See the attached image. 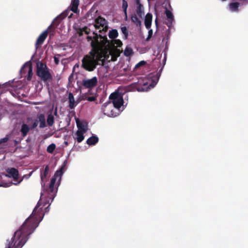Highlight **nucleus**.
Wrapping results in <instances>:
<instances>
[{
	"label": "nucleus",
	"instance_id": "nucleus-7",
	"mask_svg": "<svg viewBox=\"0 0 248 248\" xmlns=\"http://www.w3.org/2000/svg\"><path fill=\"white\" fill-rule=\"evenodd\" d=\"M103 110L105 115L110 117H116L120 113V109L114 108L112 103L109 102L103 106Z\"/></svg>",
	"mask_w": 248,
	"mask_h": 248
},
{
	"label": "nucleus",
	"instance_id": "nucleus-9",
	"mask_svg": "<svg viewBox=\"0 0 248 248\" xmlns=\"http://www.w3.org/2000/svg\"><path fill=\"white\" fill-rule=\"evenodd\" d=\"M21 73L22 74H27V79L30 80L32 75V67L30 62H27L21 68Z\"/></svg>",
	"mask_w": 248,
	"mask_h": 248
},
{
	"label": "nucleus",
	"instance_id": "nucleus-8",
	"mask_svg": "<svg viewBox=\"0 0 248 248\" xmlns=\"http://www.w3.org/2000/svg\"><path fill=\"white\" fill-rule=\"evenodd\" d=\"M37 75L44 80H48L50 78V75L48 73L46 65L42 62L37 63Z\"/></svg>",
	"mask_w": 248,
	"mask_h": 248
},
{
	"label": "nucleus",
	"instance_id": "nucleus-27",
	"mask_svg": "<svg viewBox=\"0 0 248 248\" xmlns=\"http://www.w3.org/2000/svg\"><path fill=\"white\" fill-rule=\"evenodd\" d=\"M36 208H37V207H36L35 208V209H34V210L33 211V212H32V214L31 215V216L29 217V218H28L26 220V221L25 222V223H24V224H23V226H24L25 225V224H26L27 223V222H28V220H29V218H31V217L33 216V215L35 214V211H36Z\"/></svg>",
	"mask_w": 248,
	"mask_h": 248
},
{
	"label": "nucleus",
	"instance_id": "nucleus-34",
	"mask_svg": "<svg viewBox=\"0 0 248 248\" xmlns=\"http://www.w3.org/2000/svg\"><path fill=\"white\" fill-rule=\"evenodd\" d=\"M54 61H55V62L56 63V64H58V63L59 62V60L56 56L54 57Z\"/></svg>",
	"mask_w": 248,
	"mask_h": 248
},
{
	"label": "nucleus",
	"instance_id": "nucleus-5",
	"mask_svg": "<svg viewBox=\"0 0 248 248\" xmlns=\"http://www.w3.org/2000/svg\"><path fill=\"white\" fill-rule=\"evenodd\" d=\"M109 103H111L113 106L118 109L123 105L124 100L122 94L118 92L112 93L109 97Z\"/></svg>",
	"mask_w": 248,
	"mask_h": 248
},
{
	"label": "nucleus",
	"instance_id": "nucleus-1",
	"mask_svg": "<svg viewBox=\"0 0 248 248\" xmlns=\"http://www.w3.org/2000/svg\"><path fill=\"white\" fill-rule=\"evenodd\" d=\"M93 28L96 30L93 32V37L89 36L87 37L93 47V51L82 60L83 66L88 71H93L99 61H101L103 63L105 61H115L122 51L121 47L123 44L120 40L114 39L108 42L106 36L97 35V30L100 32L106 31L108 29L106 21L102 17L97 18L95 24L91 28L85 27L81 30L80 35L84 32L89 33V31Z\"/></svg>",
	"mask_w": 248,
	"mask_h": 248
},
{
	"label": "nucleus",
	"instance_id": "nucleus-29",
	"mask_svg": "<svg viewBox=\"0 0 248 248\" xmlns=\"http://www.w3.org/2000/svg\"><path fill=\"white\" fill-rule=\"evenodd\" d=\"M144 64L145 62L144 61H141L136 65L135 68L140 67V66L143 65Z\"/></svg>",
	"mask_w": 248,
	"mask_h": 248
},
{
	"label": "nucleus",
	"instance_id": "nucleus-10",
	"mask_svg": "<svg viewBox=\"0 0 248 248\" xmlns=\"http://www.w3.org/2000/svg\"><path fill=\"white\" fill-rule=\"evenodd\" d=\"M97 78L93 77L91 79H84L83 80V85L87 88H90L95 86L97 83Z\"/></svg>",
	"mask_w": 248,
	"mask_h": 248
},
{
	"label": "nucleus",
	"instance_id": "nucleus-37",
	"mask_svg": "<svg viewBox=\"0 0 248 248\" xmlns=\"http://www.w3.org/2000/svg\"><path fill=\"white\" fill-rule=\"evenodd\" d=\"M123 31H124V30H126L125 28H122Z\"/></svg>",
	"mask_w": 248,
	"mask_h": 248
},
{
	"label": "nucleus",
	"instance_id": "nucleus-35",
	"mask_svg": "<svg viewBox=\"0 0 248 248\" xmlns=\"http://www.w3.org/2000/svg\"><path fill=\"white\" fill-rule=\"evenodd\" d=\"M171 24H172V22H173V21L174 20V18H173V16L172 15V14L171 13Z\"/></svg>",
	"mask_w": 248,
	"mask_h": 248
},
{
	"label": "nucleus",
	"instance_id": "nucleus-25",
	"mask_svg": "<svg viewBox=\"0 0 248 248\" xmlns=\"http://www.w3.org/2000/svg\"><path fill=\"white\" fill-rule=\"evenodd\" d=\"M55 148V144H51L50 145H49L48 147H47V151L48 152H49L50 153H52L53 152Z\"/></svg>",
	"mask_w": 248,
	"mask_h": 248
},
{
	"label": "nucleus",
	"instance_id": "nucleus-31",
	"mask_svg": "<svg viewBox=\"0 0 248 248\" xmlns=\"http://www.w3.org/2000/svg\"><path fill=\"white\" fill-rule=\"evenodd\" d=\"M38 124V121L37 119L33 121L31 126L32 128H34L37 126Z\"/></svg>",
	"mask_w": 248,
	"mask_h": 248
},
{
	"label": "nucleus",
	"instance_id": "nucleus-13",
	"mask_svg": "<svg viewBox=\"0 0 248 248\" xmlns=\"http://www.w3.org/2000/svg\"><path fill=\"white\" fill-rule=\"evenodd\" d=\"M47 35V32L46 31H45L43 32H42L39 36L37 40L36 45H39L40 44H41L46 38Z\"/></svg>",
	"mask_w": 248,
	"mask_h": 248
},
{
	"label": "nucleus",
	"instance_id": "nucleus-3",
	"mask_svg": "<svg viewBox=\"0 0 248 248\" xmlns=\"http://www.w3.org/2000/svg\"><path fill=\"white\" fill-rule=\"evenodd\" d=\"M158 80V77L157 75L150 76V77L144 80L141 84L144 86L142 88H138L137 90L139 92L147 91L148 90L154 88Z\"/></svg>",
	"mask_w": 248,
	"mask_h": 248
},
{
	"label": "nucleus",
	"instance_id": "nucleus-6",
	"mask_svg": "<svg viewBox=\"0 0 248 248\" xmlns=\"http://www.w3.org/2000/svg\"><path fill=\"white\" fill-rule=\"evenodd\" d=\"M66 164L67 161L65 160L62 168L59 170H57L56 172L54 177L52 179L51 183L49 185V188L52 191H53V189L55 186H57L59 185L61 180V177L64 172L63 169L66 166Z\"/></svg>",
	"mask_w": 248,
	"mask_h": 248
},
{
	"label": "nucleus",
	"instance_id": "nucleus-4",
	"mask_svg": "<svg viewBox=\"0 0 248 248\" xmlns=\"http://www.w3.org/2000/svg\"><path fill=\"white\" fill-rule=\"evenodd\" d=\"M21 234V230H19L16 231L15 233L14 237L11 239V241L9 242L8 246L6 248H12L14 246L16 248L22 247L25 243V241L23 240L22 238L19 240Z\"/></svg>",
	"mask_w": 248,
	"mask_h": 248
},
{
	"label": "nucleus",
	"instance_id": "nucleus-33",
	"mask_svg": "<svg viewBox=\"0 0 248 248\" xmlns=\"http://www.w3.org/2000/svg\"><path fill=\"white\" fill-rule=\"evenodd\" d=\"M87 99L89 101H93L95 100V98L94 96H91V97H88Z\"/></svg>",
	"mask_w": 248,
	"mask_h": 248
},
{
	"label": "nucleus",
	"instance_id": "nucleus-19",
	"mask_svg": "<svg viewBox=\"0 0 248 248\" xmlns=\"http://www.w3.org/2000/svg\"><path fill=\"white\" fill-rule=\"evenodd\" d=\"M127 7H128V4H127V2H126V1H125V0H123L122 8L123 9V10H124V15H125V17L126 19H127V12H126Z\"/></svg>",
	"mask_w": 248,
	"mask_h": 248
},
{
	"label": "nucleus",
	"instance_id": "nucleus-28",
	"mask_svg": "<svg viewBox=\"0 0 248 248\" xmlns=\"http://www.w3.org/2000/svg\"><path fill=\"white\" fill-rule=\"evenodd\" d=\"M153 30H149V31H148V37L146 39V40H149L150 38L152 37V35H153Z\"/></svg>",
	"mask_w": 248,
	"mask_h": 248
},
{
	"label": "nucleus",
	"instance_id": "nucleus-17",
	"mask_svg": "<svg viewBox=\"0 0 248 248\" xmlns=\"http://www.w3.org/2000/svg\"><path fill=\"white\" fill-rule=\"evenodd\" d=\"M69 106L71 108H73L76 105V102H75L73 95L72 93L69 94Z\"/></svg>",
	"mask_w": 248,
	"mask_h": 248
},
{
	"label": "nucleus",
	"instance_id": "nucleus-12",
	"mask_svg": "<svg viewBox=\"0 0 248 248\" xmlns=\"http://www.w3.org/2000/svg\"><path fill=\"white\" fill-rule=\"evenodd\" d=\"M153 16L152 14L148 13L145 17L144 23L145 27L147 29H149L151 27L152 21Z\"/></svg>",
	"mask_w": 248,
	"mask_h": 248
},
{
	"label": "nucleus",
	"instance_id": "nucleus-15",
	"mask_svg": "<svg viewBox=\"0 0 248 248\" xmlns=\"http://www.w3.org/2000/svg\"><path fill=\"white\" fill-rule=\"evenodd\" d=\"M37 120L38 122L40 123V127L41 128H43L46 126V120L45 117L44 115L40 114L38 116L37 118Z\"/></svg>",
	"mask_w": 248,
	"mask_h": 248
},
{
	"label": "nucleus",
	"instance_id": "nucleus-24",
	"mask_svg": "<svg viewBox=\"0 0 248 248\" xmlns=\"http://www.w3.org/2000/svg\"><path fill=\"white\" fill-rule=\"evenodd\" d=\"M29 128L26 124H23L21 128V132L24 134V135H26V134L29 131Z\"/></svg>",
	"mask_w": 248,
	"mask_h": 248
},
{
	"label": "nucleus",
	"instance_id": "nucleus-30",
	"mask_svg": "<svg viewBox=\"0 0 248 248\" xmlns=\"http://www.w3.org/2000/svg\"><path fill=\"white\" fill-rule=\"evenodd\" d=\"M165 13H166V16L167 17V18L168 19H170V11L169 9H166V11H165Z\"/></svg>",
	"mask_w": 248,
	"mask_h": 248
},
{
	"label": "nucleus",
	"instance_id": "nucleus-16",
	"mask_svg": "<svg viewBox=\"0 0 248 248\" xmlns=\"http://www.w3.org/2000/svg\"><path fill=\"white\" fill-rule=\"evenodd\" d=\"M240 5V3L238 2H234L231 3L229 4V7L230 10L232 12H237L238 11V7Z\"/></svg>",
	"mask_w": 248,
	"mask_h": 248
},
{
	"label": "nucleus",
	"instance_id": "nucleus-18",
	"mask_svg": "<svg viewBox=\"0 0 248 248\" xmlns=\"http://www.w3.org/2000/svg\"><path fill=\"white\" fill-rule=\"evenodd\" d=\"M98 141V138L96 137H92L88 139L87 143L89 145H93Z\"/></svg>",
	"mask_w": 248,
	"mask_h": 248
},
{
	"label": "nucleus",
	"instance_id": "nucleus-23",
	"mask_svg": "<svg viewBox=\"0 0 248 248\" xmlns=\"http://www.w3.org/2000/svg\"><path fill=\"white\" fill-rule=\"evenodd\" d=\"M47 123L49 125H52L54 123V117L52 115H49L47 119Z\"/></svg>",
	"mask_w": 248,
	"mask_h": 248
},
{
	"label": "nucleus",
	"instance_id": "nucleus-36",
	"mask_svg": "<svg viewBox=\"0 0 248 248\" xmlns=\"http://www.w3.org/2000/svg\"><path fill=\"white\" fill-rule=\"evenodd\" d=\"M20 182H18V184H19ZM13 184H14V185H17V183H13Z\"/></svg>",
	"mask_w": 248,
	"mask_h": 248
},
{
	"label": "nucleus",
	"instance_id": "nucleus-20",
	"mask_svg": "<svg viewBox=\"0 0 248 248\" xmlns=\"http://www.w3.org/2000/svg\"><path fill=\"white\" fill-rule=\"evenodd\" d=\"M133 53V50L131 48L129 47H126L124 50V54L126 56H130Z\"/></svg>",
	"mask_w": 248,
	"mask_h": 248
},
{
	"label": "nucleus",
	"instance_id": "nucleus-2",
	"mask_svg": "<svg viewBox=\"0 0 248 248\" xmlns=\"http://www.w3.org/2000/svg\"><path fill=\"white\" fill-rule=\"evenodd\" d=\"M76 121L78 129L75 134L74 138L78 142H80L84 139L83 135L88 130V124L86 122L81 121L78 118H76Z\"/></svg>",
	"mask_w": 248,
	"mask_h": 248
},
{
	"label": "nucleus",
	"instance_id": "nucleus-21",
	"mask_svg": "<svg viewBox=\"0 0 248 248\" xmlns=\"http://www.w3.org/2000/svg\"><path fill=\"white\" fill-rule=\"evenodd\" d=\"M109 37L111 39H114L118 36V32L116 30H112L109 33Z\"/></svg>",
	"mask_w": 248,
	"mask_h": 248
},
{
	"label": "nucleus",
	"instance_id": "nucleus-32",
	"mask_svg": "<svg viewBox=\"0 0 248 248\" xmlns=\"http://www.w3.org/2000/svg\"><path fill=\"white\" fill-rule=\"evenodd\" d=\"M132 20L134 22H137L138 21V19L136 16H133L131 18Z\"/></svg>",
	"mask_w": 248,
	"mask_h": 248
},
{
	"label": "nucleus",
	"instance_id": "nucleus-26",
	"mask_svg": "<svg viewBox=\"0 0 248 248\" xmlns=\"http://www.w3.org/2000/svg\"><path fill=\"white\" fill-rule=\"evenodd\" d=\"M12 183H2L1 184H0V186H3L5 187H8L11 186Z\"/></svg>",
	"mask_w": 248,
	"mask_h": 248
},
{
	"label": "nucleus",
	"instance_id": "nucleus-11",
	"mask_svg": "<svg viewBox=\"0 0 248 248\" xmlns=\"http://www.w3.org/2000/svg\"><path fill=\"white\" fill-rule=\"evenodd\" d=\"M8 176L13 177L14 179H17L18 176V171L14 168H9L7 170Z\"/></svg>",
	"mask_w": 248,
	"mask_h": 248
},
{
	"label": "nucleus",
	"instance_id": "nucleus-14",
	"mask_svg": "<svg viewBox=\"0 0 248 248\" xmlns=\"http://www.w3.org/2000/svg\"><path fill=\"white\" fill-rule=\"evenodd\" d=\"M78 5L79 0H72L71 3V10L74 13H77Z\"/></svg>",
	"mask_w": 248,
	"mask_h": 248
},
{
	"label": "nucleus",
	"instance_id": "nucleus-22",
	"mask_svg": "<svg viewBox=\"0 0 248 248\" xmlns=\"http://www.w3.org/2000/svg\"><path fill=\"white\" fill-rule=\"evenodd\" d=\"M48 170H49L48 167L46 166L44 172L43 173H42L41 174V178L42 181H43V182L44 181V179L46 176V175L48 173Z\"/></svg>",
	"mask_w": 248,
	"mask_h": 248
}]
</instances>
